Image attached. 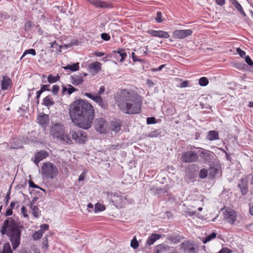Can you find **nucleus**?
Wrapping results in <instances>:
<instances>
[{
    "label": "nucleus",
    "instance_id": "ddd939ff",
    "mask_svg": "<svg viewBox=\"0 0 253 253\" xmlns=\"http://www.w3.org/2000/svg\"><path fill=\"white\" fill-rule=\"evenodd\" d=\"M248 180L247 178L243 177L241 179L237 187L240 189L241 193L243 196L246 195L249 191L248 186Z\"/></svg>",
    "mask_w": 253,
    "mask_h": 253
},
{
    "label": "nucleus",
    "instance_id": "f257e3e1",
    "mask_svg": "<svg viewBox=\"0 0 253 253\" xmlns=\"http://www.w3.org/2000/svg\"><path fill=\"white\" fill-rule=\"evenodd\" d=\"M70 117L75 125L84 129L91 127L95 117L93 107L85 100L79 99L69 106Z\"/></svg>",
    "mask_w": 253,
    "mask_h": 253
},
{
    "label": "nucleus",
    "instance_id": "6e6552de",
    "mask_svg": "<svg viewBox=\"0 0 253 253\" xmlns=\"http://www.w3.org/2000/svg\"><path fill=\"white\" fill-rule=\"evenodd\" d=\"M111 200L115 206L120 208L124 207L128 202L126 196L117 194L111 195Z\"/></svg>",
    "mask_w": 253,
    "mask_h": 253
},
{
    "label": "nucleus",
    "instance_id": "4c0bfd02",
    "mask_svg": "<svg viewBox=\"0 0 253 253\" xmlns=\"http://www.w3.org/2000/svg\"><path fill=\"white\" fill-rule=\"evenodd\" d=\"M208 175V170L206 169H202L199 172V177L202 179H205Z\"/></svg>",
    "mask_w": 253,
    "mask_h": 253
},
{
    "label": "nucleus",
    "instance_id": "c9c22d12",
    "mask_svg": "<svg viewBox=\"0 0 253 253\" xmlns=\"http://www.w3.org/2000/svg\"><path fill=\"white\" fill-rule=\"evenodd\" d=\"M105 209V208L103 205L98 203L95 205L94 211L95 212H97L98 211H104Z\"/></svg>",
    "mask_w": 253,
    "mask_h": 253
},
{
    "label": "nucleus",
    "instance_id": "9b49d317",
    "mask_svg": "<svg viewBox=\"0 0 253 253\" xmlns=\"http://www.w3.org/2000/svg\"><path fill=\"white\" fill-rule=\"evenodd\" d=\"M192 33L190 29L177 30L173 32V36L175 39H182L191 35Z\"/></svg>",
    "mask_w": 253,
    "mask_h": 253
},
{
    "label": "nucleus",
    "instance_id": "dca6fc26",
    "mask_svg": "<svg viewBox=\"0 0 253 253\" xmlns=\"http://www.w3.org/2000/svg\"><path fill=\"white\" fill-rule=\"evenodd\" d=\"M237 215L235 211L233 210L227 211L226 213L224 214V218L227 222L231 224H234L236 220Z\"/></svg>",
    "mask_w": 253,
    "mask_h": 253
},
{
    "label": "nucleus",
    "instance_id": "69168bd1",
    "mask_svg": "<svg viewBox=\"0 0 253 253\" xmlns=\"http://www.w3.org/2000/svg\"><path fill=\"white\" fill-rule=\"evenodd\" d=\"M42 93H43V92H42L41 89H40L39 90H38V91L37 92V93H36V94H37V95H36V98H37V104H39V98H40V96H41V94H42Z\"/></svg>",
    "mask_w": 253,
    "mask_h": 253
},
{
    "label": "nucleus",
    "instance_id": "a211bd4d",
    "mask_svg": "<svg viewBox=\"0 0 253 253\" xmlns=\"http://www.w3.org/2000/svg\"><path fill=\"white\" fill-rule=\"evenodd\" d=\"M181 249L186 253H195V249L193 244L189 241H186L181 244Z\"/></svg>",
    "mask_w": 253,
    "mask_h": 253
},
{
    "label": "nucleus",
    "instance_id": "2eb2a0df",
    "mask_svg": "<svg viewBox=\"0 0 253 253\" xmlns=\"http://www.w3.org/2000/svg\"><path fill=\"white\" fill-rule=\"evenodd\" d=\"M48 156V153L47 151L43 150H41L36 153L34 162L38 167H39V162Z\"/></svg>",
    "mask_w": 253,
    "mask_h": 253
},
{
    "label": "nucleus",
    "instance_id": "412c9836",
    "mask_svg": "<svg viewBox=\"0 0 253 253\" xmlns=\"http://www.w3.org/2000/svg\"><path fill=\"white\" fill-rule=\"evenodd\" d=\"M2 81L1 83V89L5 90L8 89L9 86L12 85V82L11 79L6 76H3Z\"/></svg>",
    "mask_w": 253,
    "mask_h": 253
},
{
    "label": "nucleus",
    "instance_id": "cd10ccee",
    "mask_svg": "<svg viewBox=\"0 0 253 253\" xmlns=\"http://www.w3.org/2000/svg\"><path fill=\"white\" fill-rule=\"evenodd\" d=\"M42 104L47 107L53 106L54 104V102L51 96L48 95L45 97L43 99Z\"/></svg>",
    "mask_w": 253,
    "mask_h": 253
},
{
    "label": "nucleus",
    "instance_id": "aec40b11",
    "mask_svg": "<svg viewBox=\"0 0 253 253\" xmlns=\"http://www.w3.org/2000/svg\"><path fill=\"white\" fill-rule=\"evenodd\" d=\"M170 248L165 244L158 245L155 247L154 253H169Z\"/></svg>",
    "mask_w": 253,
    "mask_h": 253
},
{
    "label": "nucleus",
    "instance_id": "5701e85b",
    "mask_svg": "<svg viewBox=\"0 0 253 253\" xmlns=\"http://www.w3.org/2000/svg\"><path fill=\"white\" fill-rule=\"evenodd\" d=\"M93 100L98 103L102 108L106 109L108 107L107 103L104 101L102 97L100 95H95Z\"/></svg>",
    "mask_w": 253,
    "mask_h": 253
},
{
    "label": "nucleus",
    "instance_id": "bf43d9fd",
    "mask_svg": "<svg viewBox=\"0 0 253 253\" xmlns=\"http://www.w3.org/2000/svg\"><path fill=\"white\" fill-rule=\"evenodd\" d=\"M236 51H237V53L242 57V58H243L244 56L245 57L246 56V52L242 50L241 48H237V49H236Z\"/></svg>",
    "mask_w": 253,
    "mask_h": 253
},
{
    "label": "nucleus",
    "instance_id": "774afa93",
    "mask_svg": "<svg viewBox=\"0 0 253 253\" xmlns=\"http://www.w3.org/2000/svg\"><path fill=\"white\" fill-rule=\"evenodd\" d=\"M12 214H13L12 210L9 208H8V209L6 210V211L5 212V216H10V215H11Z\"/></svg>",
    "mask_w": 253,
    "mask_h": 253
},
{
    "label": "nucleus",
    "instance_id": "393cba45",
    "mask_svg": "<svg viewBox=\"0 0 253 253\" xmlns=\"http://www.w3.org/2000/svg\"><path fill=\"white\" fill-rule=\"evenodd\" d=\"M71 78L72 80V84L75 85L81 84L84 82L83 77L79 75L71 76Z\"/></svg>",
    "mask_w": 253,
    "mask_h": 253
},
{
    "label": "nucleus",
    "instance_id": "f704fd0d",
    "mask_svg": "<svg viewBox=\"0 0 253 253\" xmlns=\"http://www.w3.org/2000/svg\"><path fill=\"white\" fill-rule=\"evenodd\" d=\"M217 234L215 232H212L211 234L207 236L203 240V243L206 244L211 240L214 239L216 237Z\"/></svg>",
    "mask_w": 253,
    "mask_h": 253
},
{
    "label": "nucleus",
    "instance_id": "8fccbe9b",
    "mask_svg": "<svg viewBox=\"0 0 253 253\" xmlns=\"http://www.w3.org/2000/svg\"><path fill=\"white\" fill-rule=\"evenodd\" d=\"M156 123V118L155 117H148L147 118V124L148 125L154 124Z\"/></svg>",
    "mask_w": 253,
    "mask_h": 253
},
{
    "label": "nucleus",
    "instance_id": "b1692460",
    "mask_svg": "<svg viewBox=\"0 0 253 253\" xmlns=\"http://www.w3.org/2000/svg\"><path fill=\"white\" fill-rule=\"evenodd\" d=\"M164 134V130L162 129H158L154 131H152L145 135L148 137H157L160 136H163Z\"/></svg>",
    "mask_w": 253,
    "mask_h": 253
},
{
    "label": "nucleus",
    "instance_id": "0eeeda50",
    "mask_svg": "<svg viewBox=\"0 0 253 253\" xmlns=\"http://www.w3.org/2000/svg\"><path fill=\"white\" fill-rule=\"evenodd\" d=\"M94 127L100 133H106L107 130V122L103 118H96L94 122Z\"/></svg>",
    "mask_w": 253,
    "mask_h": 253
},
{
    "label": "nucleus",
    "instance_id": "7ed1b4c3",
    "mask_svg": "<svg viewBox=\"0 0 253 253\" xmlns=\"http://www.w3.org/2000/svg\"><path fill=\"white\" fill-rule=\"evenodd\" d=\"M22 225L17 223L14 219L8 217L2 224L1 233L6 235L11 242L12 248L16 250L20 244Z\"/></svg>",
    "mask_w": 253,
    "mask_h": 253
},
{
    "label": "nucleus",
    "instance_id": "49530a36",
    "mask_svg": "<svg viewBox=\"0 0 253 253\" xmlns=\"http://www.w3.org/2000/svg\"><path fill=\"white\" fill-rule=\"evenodd\" d=\"M131 57L133 59V62H140L141 63L144 62V60L142 59L138 58L137 56L135 54L134 52L131 53Z\"/></svg>",
    "mask_w": 253,
    "mask_h": 253
},
{
    "label": "nucleus",
    "instance_id": "c03bdc74",
    "mask_svg": "<svg viewBox=\"0 0 253 253\" xmlns=\"http://www.w3.org/2000/svg\"><path fill=\"white\" fill-rule=\"evenodd\" d=\"M70 70L71 71H76L79 70V63L77 62L74 63L72 65H70Z\"/></svg>",
    "mask_w": 253,
    "mask_h": 253
},
{
    "label": "nucleus",
    "instance_id": "37998d69",
    "mask_svg": "<svg viewBox=\"0 0 253 253\" xmlns=\"http://www.w3.org/2000/svg\"><path fill=\"white\" fill-rule=\"evenodd\" d=\"M31 54L32 55L35 56L36 55V52L35 49H33V48L27 49L24 51V52L22 56V58L23 57H24L26 54Z\"/></svg>",
    "mask_w": 253,
    "mask_h": 253
},
{
    "label": "nucleus",
    "instance_id": "c756f323",
    "mask_svg": "<svg viewBox=\"0 0 253 253\" xmlns=\"http://www.w3.org/2000/svg\"><path fill=\"white\" fill-rule=\"evenodd\" d=\"M30 208L32 211V214L33 215L38 218L41 214V211L37 206L33 205V203L31 202L30 204Z\"/></svg>",
    "mask_w": 253,
    "mask_h": 253
},
{
    "label": "nucleus",
    "instance_id": "e2e57ef3",
    "mask_svg": "<svg viewBox=\"0 0 253 253\" xmlns=\"http://www.w3.org/2000/svg\"><path fill=\"white\" fill-rule=\"evenodd\" d=\"M245 178H247V180L250 179V184L251 185H253V174H250L244 177Z\"/></svg>",
    "mask_w": 253,
    "mask_h": 253
},
{
    "label": "nucleus",
    "instance_id": "7c9ffc66",
    "mask_svg": "<svg viewBox=\"0 0 253 253\" xmlns=\"http://www.w3.org/2000/svg\"><path fill=\"white\" fill-rule=\"evenodd\" d=\"M113 52L115 53H118L119 54L120 56H121V59L120 60V61L121 62H123L125 60L126 57L127 56V54L125 52V49L123 48H119L117 50H113Z\"/></svg>",
    "mask_w": 253,
    "mask_h": 253
},
{
    "label": "nucleus",
    "instance_id": "de8ad7c7",
    "mask_svg": "<svg viewBox=\"0 0 253 253\" xmlns=\"http://www.w3.org/2000/svg\"><path fill=\"white\" fill-rule=\"evenodd\" d=\"M68 88L67 89L68 94L70 95L74 91L78 90V89L75 88L74 86L70 84H68Z\"/></svg>",
    "mask_w": 253,
    "mask_h": 253
},
{
    "label": "nucleus",
    "instance_id": "4d7b16f0",
    "mask_svg": "<svg viewBox=\"0 0 253 253\" xmlns=\"http://www.w3.org/2000/svg\"><path fill=\"white\" fill-rule=\"evenodd\" d=\"M29 186L31 188H39L41 189L42 190L44 191L43 189L40 188L39 186L37 185L32 180H30L29 181Z\"/></svg>",
    "mask_w": 253,
    "mask_h": 253
},
{
    "label": "nucleus",
    "instance_id": "423d86ee",
    "mask_svg": "<svg viewBox=\"0 0 253 253\" xmlns=\"http://www.w3.org/2000/svg\"><path fill=\"white\" fill-rule=\"evenodd\" d=\"M198 154L193 151H187L182 153L181 159L183 163H191L197 162L198 160Z\"/></svg>",
    "mask_w": 253,
    "mask_h": 253
},
{
    "label": "nucleus",
    "instance_id": "5fc2aeb1",
    "mask_svg": "<svg viewBox=\"0 0 253 253\" xmlns=\"http://www.w3.org/2000/svg\"><path fill=\"white\" fill-rule=\"evenodd\" d=\"M59 89V87L57 85H54L52 86V92L54 95H56Z\"/></svg>",
    "mask_w": 253,
    "mask_h": 253
},
{
    "label": "nucleus",
    "instance_id": "603ef678",
    "mask_svg": "<svg viewBox=\"0 0 253 253\" xmlns=\"http://www.w3.org/2000/svg\"><path fill=\"white\" fill-rule=\"evenodd\" d=\"M50 87V85L48 84H42L41 85V90L43 92L45 91H50V89L49 88Z\"/></svg>",
    "mask_w": 253,
    "mask_h": 253
},
{
    "label": "nucleus",
    "instance_id": "864d4df0",
    "mask_svg": "<svg viewBox=\"0 0 253 253\" xmlns=\"http://www.w3.org/2000/svg\"><path fill=\"white\" fill-rule=\"evenodd\" d=\"M245 60L248 65L251 66H253V61L249 55L245 56Z\"/></svg>",
    "mask_w": 253,
    "mask_h": 253
},
{
    "label": "nucleus",
    "instance_id": "4468645a",
    "mask_svg": "<svg viewBox=\"0 0 253 253\" xmlns=\"http://www.w3.org/2000/svg\"><path fill=\"white\" fill-rule=\"evenodd\" d=\"M147 32L151 36L155 37H158L164 39H168L169 37V34L168 32L164 31H156L153 30H149L147 31Z\"/></svg>",
    "mask_w": 253,
    "mask_h": 253
},
{
    "label": "nucleus",
    "instance_id": "a878e982",
    "mask_svg": "<svg viewBox=\"0 0 253 253\" xmlns=\"http://www.w3.org/2000/svg\"><path fill=\"white\" fill-rule=\"evenodd\" d=\"M162 235L158 234H152L150 236L147 240V244L150 246L153 245L155 242L159 239L161 237Z\"/></svg>",
    "mask_w": 253,
    "mask_h": 253
},
{
    "label": "nucleus",
    "instance_id": "a19ab883",
    "mask_svg": "<svg viewBox=\"0 0 253 253\" xmlns=\"http://www.w3.org/2000/svg\"><path fill=\"white\" fill-rule=\"evenodd\" d=\"M231 1L232 4L238 11H240L243 8L241 5L238 2V1L237 0H231Z\"/></svg>",
    "mask_w": 253,
    "mask_h": 253
},
{
    "label": "nucleus",
    "instance_id": "39448f33",
    "mask_svg": "<svg viewBox=\"0 0 253 253\" xmlns=\"http://www.w3.org/2000/svg\"><path fill=\"white\" fill-rule=\"evenodd\" d=\"M70 135L71 136L72 139L74 140L76 143L79 144H83L87 140L86 132L81 130H77L76 131L71 130L70 131Z\"/></svg>",
    "mask_w": 253,
    "mask_h": 253
},
{
    "label": "nucleus",
    "instance_id": "f03ea898",
    "mask_svg": "<svg viewBox=\"0 0 253 253\" xmlns=\"http://www.w3.org/2000/svg\"><path fill=\"white\" fill-rule=\"evenodd\" d=\"M116 102L119 109L126 114H138L141 110V96L130 90H122L118 94Z\"/></svg>",
    "mask_w": 253,
    "mask_h": 253
},
{
    "label": "nucleus",
    "instance_id": "0e129e2a",
    "mask_svg": "<svg viewBox=\"0 0 253 253\" xmlns=\"http://www.w3.org/2000/svg\"><path fill=\"white\" fill-rule=\"evenodd\" d=\"M189 81L186 80V81H183L180 84V87L181 88H184V87H186L187 86H188V84H189Z\"/></svg>",
    "mask_w": 253,
    "mask_h": 253
},
{
    "label": "nucleus",
    "instance_id": "79ce46f5",
    "mask_svg": "<svg viewBox=\"0 0 253 253\" xmlns=\"http://www.w3.org/2000/svg\"><path fill=\"white\" fill-rule=\"evenodd\" d=\"M49 228V225L47 224H43L41 225L40 229L39 230V232L42 234L45 232V231L47 230Z\"/></svg>",
    "mask_w": 253,
    "mask_h": 253
},
{
    "label": "nucleus",
    "instance_id": "9d476101",
    "mask_svg": "<svg viewBox=\"0 0 253 253\" xmlns=\"http://www.w3.org/2000/svg\"><path fill=\"white\" fill-rule=\"evenodd\" d=\"M87 1L96 8H112L114 7L113 3L109 1L101 0H87Z\"/></svg>",
    "mask_w": 253,
    "mask_h": 253
},
{
    "label": "nucleus",
    "instance_id": "20e7f679",
    "mask_svg": "<svg viewBox=\"0 0 253 253\" xmlns=\"http://www.w3.org/2000/svg\"><path fill=\"white\" fill-rule=\"evenodd\" d=\"M58 170L57 167L50 162H45L41 168V173L43 177L47 179H53L58 174Z\"/></svg>",
    "mask_w": 253,
    "mask_h": 253
},
{
    "label": "nucleus",
    "instance_id": "bb28decb",
    "mask_svg": "<svg viewBox=\"0 0 253 253\" xmlns=\"http://www.w3.org/2000/svg\"><path fill=\"white\" fill-rule=\"evenodd\" d=\"M121 124L119 122L116 120L111 121V127L112 131H114L116 133L119 132L121 130Z\"/></svg>",
    "mask_w": 253,
    "mask_h": 253
},
{
    "label": "nucleus",
    "instance_id": "09e8293b",
    "mask_svg": "<svg viewBox=\"0 0 253 253\" xmlns=\"http://www.w3.org/2000/svg\"><path fill=\"white\" fill-rule=\"evenodd\" d=\"M33 27V24L30 21H27L25 24V29L26 31H29Z\"/></svg>",
    "mask_w": 253,
    "mask_h": 253
},
{
    "label": "nucleus",
    "instance_id": "6e6d98bb",
    "mask_svg": "<svg viewBox=\"0 0 253 253\" xmlns=\"http://www.w3.org/2000/svg\"><path fill=\"white\" fill-rule=\"evenodd\" d=\"M48 241H47V237H44L43 239L42 242V248L44 249H47L48 248Z\"/></svg>",
    "mask_w": 253,
    "mask_h": 253
},
{
    "label": "nucleus",
    "instance_id": "052dcab7",
    "mask_svg": "<svg viewBox=\"0 0 253 253\" xmlns=\"http://www.w3.org/2000/svg\"><path fill=\"white\" fill-rule=\"evenodd\" d=\"M9 16L8 15L7 13L5 12H0V19H1L2 20H5L7 19Z\"/></svg>",
    "mask_w": 253,
    "mask_h": 253
},
{
    "label": "nucleus",
    "instance_id": "680f3d73",
    "mask_svg": "<svg viewBox=\"0 0 253 253\" xmlns=\"http://www.w3.org/2000/svg\"><path fill=\"white\" fill-rule=\"evenodd\" d=\"M21 212L23 214V216L24 217H28V215L27 213V209H26V207L23 206L21 208Z\"/></svg>",
    "mask_w": 253,
    "mask_h": 253
},
{
    "label": "nucleus",
    "instance_id": "a18cd8bd",
    "mask_svg": "<svg viewBox=\"0 0 253 253\" xmlns=\"http://www.w3.org/2000/svg\"><path fill=\"white\" fill-rule=\"evenodd\" d=\"M42 233L39 232V231H36L32 235V237L33 239L35 240H37L42 238Z\"/></svg>",
    "mask_w": 253,
    "mask_h": 253
},
{
    "label": "nucleus",
    "instance_id": "f8f14e48",
    "mask_svg": "<svg viewBox=\"0 0 253 253\" xmlns=\"http://www.w3.org/2000/svg\"><path fill=\"white\" fill-rule=\"evenodd\" d=\"M200 153V156L206 163H211L213 160L214 154L209 150H204Z\"/></svg>",
    "mask_w": 253,
    "mask_h": 253
},
{
    "label": "nucleus",
    "instance_id": "e433bc0d",
    "mask_svg": "<svg viewBox=\"0 0 253 253\" xmlns=\"http://www.w3.org/2000/svg\"><path fill=\"white\" fill-rule=\"evenodd\" d=\"M199 84L201 86H206L209 84V80L206 77H202L199 80Z\"/></svg>",
    "mask_w": 253,
    "mask_h": 253
},
{
    "label": "nucleus",
    "instance_id": "13d9d810",
    "mask_svg": "<svg viewBox=\"0 0 253 253\" xmlns=\"http://www.w3.org/2000/svg\"><path fill=\"white\" fill-rule=\"evenodd\" d=\"M10 193H11V188H10L9 189L8 192L6 193V196H5V203L6 205H7L8 204L9 200V199L10 198Z\"/></svg>",
    "mask_w": 253,
    "mask_h": 253
},
{
    "label": "nucleus",
    "instance_id": "c85d7f7f",
    "mask_svg": "<svg viewBox=\"0 0 253 253\" xmlns=\"http://www.w3.org/2000/svg\"><path fill=\"white\" fill-rule=\"evenodd\" d=\"M207 139L210 141L218 140L219 139L218 133L215 130H211L208 132Z\"/></svg>",
    "mask_w": 253,
    "mask_h": 253
},
{
    "label": "nucleus",
    "instance_id": "473e14b6",
    "mask_svg": "<svg viewBox=\"0 0 253 253\" xmlns=\"http://www.w3.org/2000/svg\"><path fill=\"white\" fill-rule=\"evenodd\" d=\"M1 253H13L9 243L7 242L4 244Z\"/></svg>",
    "mask_w": 253,
    "mask_h": 253
},
{
    "label": "nucleus",
    "instance_id": "2f4dec72",
    "mask_svg": "<svg viewBox=\"0 0 253 253\" xmlns=\"http://www.w3.org/2000/svg\"><path fill=\"white\" fill-rule=\"evenodd\" d=\"M70 135L69 134H65L64 133L62 134L60 137H59V139L61 140H62L63 142H65L67 144H72V140L71 138Z\"/></svg>",
    "mask_w": 253,
    "mask_h": 253
},
{
    "label": "nucleus",
    "instance_id": "58836bf2",
    "mask_svg": "<svg viewBox=\"0 0 253 253\" xmlns=\"http://www.w3.org/2000/svg\"><path fill=\"white\" fill-rule=\"evenodd\" d=\"M130 247L134 249H137L139 247V243L137 241L136 237H134L130 242Z\"/></svg>",
    "mask_w": 253,
    "mask_h": 253
},
{
    "label": "nucleus",
    "instance_id": "72a5a7b5",
    "mask_svg": "<svg viewBox=\"0 0 253 253\" xmlns=\"http://www.w3.org/2000/svg\"><path fill=\"white\" fill-rule=\"evenodd\" d=\"M60 80V77L57 75L53 76L52 75L50 74L47 77V81L50 84H53Z\"/></svg>",
    "mask_w": 253,
    "mask_h": 253
},
{
    "label": "nucleus",
    "instance_id": "338daca9",
    "mask_svg": "<svg viewBox=\"0 0 253 253\" xmlns=\"http://www.w3.org/2000/svg\"><path fill=\"white\" fill-rule=\"evenodd\" d=\"M231 253L230 250L228 248H222L220 251H219L218 253Z\"/></svg>",
    "mask_w": 253,
    "mask_h": 253
},
{
    "label": "nucleus",
    "instance_id": "3c124183",
    "mask_svg": "<svg viewBox=\"0 0 253 253\" xmlns=\"http://www.w3.org/2000/svg\"><path fill=\"white\" fill-rule=\"evenodd\" d=\"M101 37L103 40L105 41H108L110 39V36L106 33L101 34Z\"/></svg>",
    "mask_w": 253,
    "mask_h": 253
},
{
    "label": "nucleus",
    "instance_id": "6ab92c4d",
    "mask_svg": "<svg viewBox=\"0 0 253 253\" xmlns=\"http://www.w3.org/2000/svg\"><path fill=\"white\" fill-rule=\"evenodd\" d=\"M101 63L98 61L92 62L89 65V70L90 72L93 74H97L101 69Z\"/></svg>",
    "mask_w": 253,
    "mask_h": 253
},
{
    "label": "nucleus",
    "instance_id": "4be33fe9",
    "mask_svg": "<svg viewBox=\"0 0 253 253\" xmlns=\"http://www.w3.org/2000/svg\"><path fill=\"white\" fill-rule=\"evenodd\" d=\"M183 237L179 234H174L173 235H169L167 236V239L173 244H176L181 242Z\"/></svg>",
    "mask_w": 253,
    "mask_h": 253
},
{
    "label": "nucleus",
    "instance_id": "ea45409f",
    "mask_svg": "<svg viewBox=\"0 0 253 253\" xmlns=\"http://www.w3.org/2000/svg\"><path fill=\"white\" fill-rule=\"evenodd\" d=\"M155 20L157 22L159 23L165 20L164 19L162 18V13L161 11H157Z\"/></svg>",
    "mask_w": 253,
    "mask_h": 253
},
{
    "label": "nucleus",
    "instance_id": "f3484780",
    "mask_svg": "<svg viewBox=\"0 0 253 253\" xmlns=\"http://www.w3.org/2000/svg\"><path fill=\"white\" fill-rule=\"evenodd\" d=\"M38 123L43 127H45L49 122V118L48 115L43 113L40 114L37 118Z\"/></svg>",
    "mask_w": 253,
    "mask_h": 253
},
{
    "label": "nucleus",
    "instance_id": "1a4fd4ad",
    "mask_svg": "<svg viewBox=\"0 0 253 253\" xmlns=\"http://www.w3.org/2000/svg\"><path fill=\"white\" fill-rule=\"evenodd\" d=\"M65 127L61 123H55L52 125L50 129V134L55 137L59 138L64 133Z\"/></svg>",
    "mask_w": 253,
    "mask_h": 253
}]
</instances>
